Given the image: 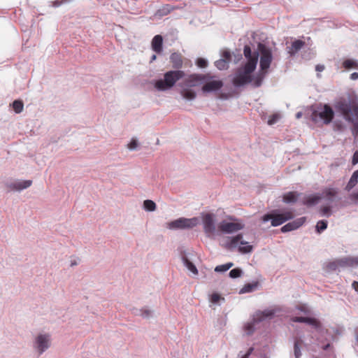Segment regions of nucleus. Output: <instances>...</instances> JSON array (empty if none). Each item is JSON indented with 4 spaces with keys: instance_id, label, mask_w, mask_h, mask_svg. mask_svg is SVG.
Masks as SVG:
<instances>
[{
    "instance_id": "1",
    "label": "nucleus",
    "mask_w": 358,
    "mask_h": 358,
    "mask_svg": "<svg viewBox=\"0 0 358 358\" xmlns=\"http://www.w3.org/2000/svg\"><path fill=\"white\" fill-rule=\"evenodd\" d=\"M336 109L342 113L345 120L353 124L355 130L358 132V102L354 100L339 101Z\"/></svg>"
},
{
    "instance_id": "2",
    "label": "nucleus",
    "mask_w": 358,
    "mask_h": 358,
    "mask_svg": "<svg viewBox=\"0 0 358 358\" xmlns=\"http://www.w3.org/2000/svg\"><path fill=\"white\" fill-rule=\"evenodd\" d=\"M185 76L182 70H171L164 74L163 79H159L155 83V87L159 91H166L172 88L175 84Z\"/></svg>"
},
{
    "instance_id": "3",
    "label": "nucleus",
    "mask_w": 358,
    "mask_h": 358,
    "mask_svg": "<svg viewBox=\"0 0 358 358\" xmlns=\"http://www.w3.org/2000/svg\"><path fill=\"white\" fill-rule=\"evenodd\" d=\"M310 117L315 124H329L334 117V111L329 105L320 103L313 109Z\"/></svg>"
},
{
    "instance_id": "4",
    "label": "nucleus",
    "mask_w": 358,
    "mask_h": 358,
    "mask_svg": "<svg viewBox=\"0 0 358 358\" xmlns=\"http://www.w3.org/2000/svg\"><path fill=\"white\" fill-rule=\"evenodd\" d=\"M256 69V62L251 59L249 62H246L242 67L239 68L233 79V84L236 87H240L252 82L251 73Z\"/></svg>"
},
{
    "instance_id": "5",
    "label": "nucleus",
    "mask_w": 358,
    "mask_h": 358,
    "mask_svg": "<svg viewBox=\"0 0 358 358\" xmlns=\"http://www.w3.org/2000/svg\"><path fill=\"white\" fill-rule=\"evenodd\" d=\"M294 213L292 210H286L281 213H267L262 217L264 222L271 220V225L273 227L280 226L284 222L292 219Z\"/></svg>"
},
{
    "instance_id": "6",
    "label": "nucleus",
    "mask_w": 358,
    "mask_h": 358,
    "mask_svg": "<svg viewBox=\"0 0 358 358\" xmlns=\"http://www.w3.org/2000/svg\"><path fill=\"white\" fill-rule=\"evenodd\" d=\"M199 223L197 217L185 218L181 217L166 224L167 228L169 229H191L196 226Z\"/></svg>"
},
{
    "instance_id": "7",
    "label": "nucleus",
    "mask_w": 358,
    "mask_h": 358,
    "mask_svg": "<svg viewBox=\"0 0 358 358\" xmlns=\"http://www.w3.org/2000/svg\"><path fill=\"white\" fill-rule=\"evenodd\" d=\"M260 52V69L262 71H267L273 60L271 50L262 43H259Z\"/></svg>"
},
{
    "instance_id": "8",
    "label": "nucleus",
    "mask_w": 358,
    "mask_h": 358,
    "mask_svg": "<svg viewBox=\"0 0 358 358\" xmlns=\"http://www.w3.org/2000/svg\"><path fill=\"white\" fill-rule=\"evenodd\" d=\"M203 230L208 236L213 235L215 231L214 215L206 213L202 216Z\"/></svg>"
},
{
    "instance_id": "9",
    "label": "nucleus",
    "mask_w": 358,
    "mask_h": 358,
    "mask_svg": "<svg viewBox=\"0 0 358 358\" xmlns=\"http://www.w3.org/2000/svg\"><path fill=\"white\" fill-rule=\"evenodd\" d=\"M208 74H191L187 78L185 79L183 85L186 87H196L201 82L206 80L209 78Z\"/></svg>"
},
{
    "instance_id": "10",
    "label": "nucleus",
    "mask_w": 358,
    "mask_h": 358,
    "mask_svg": "<svg viewBox=\"0 0 358 358\" xmlns=\"http://www.w3.org/2000/svg\"><path fill=\"white\" fill-rule=\"evenodd\" d=\"M244 224L241 222H222L219 225V229L222 232L231 234L243 229Z\"/></svg>"
},
{
    "instance_id": "11",
    "label": "nucleus",
    "mask_w": 358,
    "mask_h": 358,
    "mask_svg": "<svg viewBox=\"0 0 358 358\" xmlns=\"http://www.w3.org/2000/svg\"><path fill=\"white\" fill-rule=\"evenodd\" d=\"M49 335L41 334L36 338V348L38 349L39 354H42L50 346Z\"/></svg>"
},
{
    "instance_id": "12",
    "label": "nucleus",
    "mask_w": 358,
    "mask_h": 358,
    "mask_svg": "<svg viewBox=\"0 0 358 358\" xmlns=\"http://www.w3.org/2000/svg\"><path fill=\"white\" fill-rule=\"evenodd\" d=\"M171 66L175 70H180L183 66V57L179 52H173L169 57Z\"/></svg>"
},
{
    "instance_id": "13",
    "label": "nucleus",
    "mask_w": 358,
    "mask_h": 358,
    "mask_svg": "<svg viewBox=\"0 0 358 358\" xmlns=\"http://www.w3.org/2000/svg\"><path fill=\"white\" fill-rule=\"evenodd\" d=\"M305 221H306L305 217L298 218V219L294 220L293 222H289V223L286 224L285 225H284L281 228L280 230L283 233L295 230V229H298L299 227H300L301 225H303V223L305 222Z\"/></svg>"
},
{
    "instance_id": "14",
    "label": "nucleus",
    "mask_w": 358,
    "mask_h": 358,
    "mask_svg": "<svg viewBox=\"0 0 358 358\" xmlns=\"http://www.w3.org/2000/svg\"><path fill=\"white\" fill-rule=\"evenodd\" d=\"M223 86L222 80H212L206 83L202 87V91L203 92H210L220 90Z\"/></svg>"
},
{
    "instance_id": "15",
    "label": "nucleus",
    "mask_w": 358,
    "mask_h": 358,
    "mask_svg": "<svg viewBox=\"0 0 358 358\" xmlns=\"http://www.w3.org/2000/svg\"><path fill=\"white\" fill-rule=\"evenodd\" d=\"M338 260L340 267H352L358 265V258L345 257Z\"/></svg>"
},
{
    "instance_id": "16",
    "label": "nucleus",
    "mask_w": 358,
    "mask_h": 358,
    "mask_svg": "<svg viewBox=\"0 0 358 358\" xmlns=\"http://www.w3.org/2000/svg\"><path fill=\"white\" fill-rule=\"evenodd\" d=\"M163 38L161 35H156L152 40V49L156 53H161L162 52Z\"/></svg>"
},
{
    "instance_id": "17",
    "label": "nucleus",
    "mask_w": 358,
    "mask_h": 358,
    "mask_svg": "<svg viewBox=\"0 0 358 358\" xmlns=\"http://www.w3.org/2000/svg\"><path fill=\"white\" fill-rule=\"evenodd\" d=\"M305 45V42L301 40H295L292 43L291 45L288 47V53L291 56H294L296 53H297L303 46Z\"/></svg>"
},
{
    "instance_id": "18",
    "label": "nucleus",
    "mask_w": 358,
    "mask_h": 358,
    "mask_svg": "<svg viewBox=\"0 0 358 358\" xmlns=\"http://www.w3.org/2000/svg\"><path fill=\"white\" fill-rule=\"evenodd\" d=\"M32 184L31 180L16 181L9 185V187L13 190H22L30 187Z\"/></svg>"
},
{
    "instance_id": "19",
    "label": "nucleus",
    "mask_w": 358,
    "mask_h": 358,
    "mask_svg": "<svg viewBox=\"0 0 358 358\" xmlns=\"http://www.w3.org/2000/svg\"><path fill=\"white\" fill-rule=\"evenodd\" d=\"M274 315L273 310H265L264 311L257 312L255 316L254 320L255 322H260L266 318L271 317Z\"/></svg>"
},
{
    "instance_id": "20",
    "label": "nucleus",
    "mask_w": 358,
    "mask_h": 358,
    "mask_svg": "<svg viewBox=\"0 0 358 358\" xmlns=\"http://www.w3.org/2000/svg\"><path fill=\"white\" fill-rule=\"evenodd\" d=\"M243 235L239 234L236 236L231 238L230 241L227 244V248L228 249H231L232 248H235L237 244L240 242L241 245H247L248 243L242 241Z\"/></svg>"
},
{
    "instance_id": "21",
    "label": "nucleus",
    "mask_w": 358,
    "mask_h": 358,
    "mask_svg": "<svg viewBox=\"0 0 358 358\" xmlns=\"http://www.w3.org/2000/svg\"><path fill=\"white\" fill-rule=\"evenodd\" d=\"M299 196V194L296 192H289L283 195L282 200L287 203H295Z\"/></svg>"
},
{
    "instance_id": "22",
    "label": "nucleus",
    "mask_w": 358,
    "mask_h": 358,
    "mask_svg": "<svg viewBox=\"0 0 358 358\" xmlns=\"http://www.w3.org/2000/svg\"><path fill=\"white\" fill-rule=\"evenodd\" d=\"M243 53L245 57L247 58L248 62H249L251 59H254L256 62V64H257L258 60V54L257 52L252 54L251 48L249 45H245L244 47Z\"/></svg>"
},
{
    "instance_id": "23",
    "label": "nucleus",
    "mask_w": 358,
    "mask_h": 358,
    "mask_svg": "<svg viewBox=\"0 0 358 358\" xmlns=\"http://www.w3.org/2000/svg\"><path fill=\"white\" fill-rule=\"evenodd\" d=\"M321 199L318 195H310L305 197L303 200V204L306 206H313L317 203Z\"/></svg>"
},
{
    "instance_id": "24",
    "label": "nucleus",
    "mask_w": 358,
    "mask_h": 358,
    "mask_svg": "<svg viewBox=\"0 0 358 358\" xmlns=\"http://www.w3.org/2000/svg\"><path fill=\"white\" fill-rule=\"evenodd\" d=\"M266 73L267 71H261L259 73L252 78V81H253V85L255 87H259L262 85Z\"/></svg>"
},
{
    "instance_id": "25",
    "label": "nucleus",
    "mask_w": 358,
    "mask_h": 358,
    "mask_svg": "<svg viewBox=\"0 0 358 358\" xmlns=\"http://www.w3.org/2000/svg\"><path fill=\"white\" fill-rule=\"evenodd\" d=\"M338 191L336 188H326L323 190L322 195L329 201H333Z\"/></svg>"
},
{
    "instance_id": "26",
    "label": "nucleus",
    "mask_w": 358,
    "mask_h": 358,
    "mask_svg": "<svg viewBox=\"0 0 358 358\" xmlns=\"http://www.w3.org/2000/svg\"><path fill=\"white\" fill-rule=\"evenodd\" d=\"M357 182H358V170L355 171L352 173V175L346 186V189L348 191L350 190L352 188H353L357 184Z\"/></svg>"
},
{
    "instance_id": "27",
    "label": "nucleus",
    "mask_w": 358,
    "mask_h": 358,
    "mask_svg": "<svg viewBox=\"0 0 358 358\" xmlns=\"http://www.w3.org/2000/svg\"><path fill=\"white\" fill-rule=\"evenodd\" d=\"M343 66L345 69H358V62L355 59H345L343 62Z\"/></svg>"
},
{
    "instance_id": "28",
    "label": "nucleus",
    "mask_w": 358,
    "mask_h": 358,
    "mask_svg": "<svg viewBox=\"0 0 358 358\" xmlns=\"http://www.w3.org/2000/svg\"><path fill=\"white\" fill-rule=\"evenodd\" d=\"M181 95L187 100H192L195 99L196 96V92L189 89H183L181 91Z\"/></svg>"
},
{
    "instance_id": "29",
    "label": "nucleus",
    "mask_w": 358,
    "mask_h": 358,
    "mask_svg": "<svg viewBox=\"0 0 358 358\" xmlns=\"http://www.w3.org/2000/svg\"><path fill=\"white\" fill-rule=\"evenodd\" d=\"M13 108L16 113H20L24 108V103L21 100H15L13 102Z\"/></svg>"
},
{
    "instance_id": "30",
    "label": "nucleus",
    "mask_w": 358,
    "mask_h": 358,
    "mask_svg": "<svg viewBox=\"0 0 358 358\" xmlns=\"http://www.w3.org/2000/svg\"><path fill=\"white\" fill-rule=\"evenodd\" d=\"M143 206L145 210L148 211H154L156 209V204L152 200H145L143 202Z\"/></svg>"
},
{
    "instance_id": "31",
    "label": "nucleus",
    "mask_w": 358,
    "mask_h": 358,
    "mask_svg": "<svg viewBox=\"0 0 358 358\" xmlns=\"http://www.w3.org/2000/svg\"><path fill=\"white\" fill-rule=\"evenodd\" d=\"M301 341L296 340L294 342V352L296 358H299L301 356V352L300 350V345H301Z\"/></svg>"
},
{
    "instance_id": "32",
    "label": "nucleus",
    "mask_w": 358,
    "mask_h": 358,
    "mask_svg": "<svg viewBox=\"0 0 358 358\" xmlns=\"http://www.w3.org/2000/svg\"><path fill=\"white\" fill-rule=\"evenodd\" d=\"M234 265L233 263L229 262L225 264L217 266L215 268V271L216 272H224L229 270Z\"/></svg>"
},
{
    "instance_id": "33",
    "label": "nucleus",
    "mask_w": 358,
    "mask_h": 358,
    "mask_svg": "<svg viewBox=\"0 0 358 358\" xmlns=\"http://www.w3.org/2000/svg\"><path fill=\"white\" fill-rule=\"evenodd\" d=\"M339 267H340V266H339V263H338V259H335V260H334L332 262H329L326 265V268L329 271H336Z\"/></svg>"
},
{
    "instance_id": "34",
    "label": "nucleus",
    "mask_w": 358,
    "mask_h": 358,
    "mask_svg": "<svg viewBox=\"0 0 358 358\" xmlns=\"http://www.w3.org/2000/svg\"><path fill=\"white\" fill-rule=\"evenodd\" d=\"M184 261H185V266L190 271H192L194 274L198 273V270L192 262H191L187 258H185Z\"/></svg>"
},
{
    "instance_id": "35",
    "label": "nucleus",
    "mask_w": 358,
    "mask_h": 358,
    "mask_svg": "<svg viewBox=\"0 0 358 358\" xmlns=\"http://www.w3.org/2000/svg\"><path fill=\"white\" fill-rule=\"evenodd\" d=\"M229 63L224 59H219L215 62V66L220 70L227 69L228 68Z\"/></svg>"
},
{
    "instance_id": "36",
    "label": "nucleus",
    "mask_w": 358,
    "mask_h": 358,
    "mask_svg": "<svg viewBox=\"0 0 358 358\" xmlns=\"http://www.w3.org/2000/svg\"><path fill=\"white\" fill-rule=\"evenodd\" d=\"M327 227V221L320 220L317 222L316 224V230L318 233H321L322 231L326 229Z\"/></svg>"
},
{
    "instance_id": "37",
    "label": "nucleus",
    "mask_w": 358,
    "mask_h": 358,
    "mask_svg": "<svg viewBox=\"0 0 358 358\" xmlns=\"http://www.w3.org/2000/svg\"><path fill=\"white\" fill-rule=\"evenodd\" d=\"M280 118V115L278 113L273 114L268 117V124L272 125L276 123L279 119Z\"/></svg>"
},
{
    "instance_id": "38",
    "label": "nucleus",
    "mask_w": 358,
    "mask_h": 358,
    "mask_svg": "<svg viewBox=\"0 0 358 358\" xmlns=\"http://www.w3.org/2000/svg\"><path fill=\"white\" fill-rule=\"evenodd\" d=\"M305 323H307L310 325H312L315 328H319L320 327V322L315 319V318H311V317H306V322Z\"/></svg>"
},
{
    "instance_id": "39",
    "label": "nucleus",
    "mask_w": 358,
    "mask_h": 358,
    "mask_svg": "<svg viewBox=\"0 0 358 358\" xmlns=\"http://www.w3.org/2000/svg\"><path fill=\"white\" fill-rule=\"evenodd\" d=\"M241 274H242V270L238 268H234V269L231 270L229 272V276L232 278H238L241 275Z\"/></svg>"
},
{
    "instance_id": "40",
    "label": "nucleus",
    "mask_w": 358,
    "mask_h": 358,
    "mask_svg": "<svg viewBox=\"0 0 358 358\" xmlns=\"http://www.w3.org/2000/svg\"><path fill=\"white\" fill-rule=\"evenodd\" d=\"M244 330L248 335H250L254 332V324L252 322H248L244 325Z\"/></svg>"
},
{
    "instance_id": "41",
    "label": "nucleus",
    "mask_w": 358,
    "mask_h": 358,
    "mask_svg": "<svg viewBox=\"0 0 358 358\" xmlns=\"http://www.w3.org/2000/svg\"><path fill=\"white\" fill-rule=\"evenodd\" d=\"M172 10V8L169 5H165L162 9L158 10V13H160V15H165L169 14Z\"/></svg>"
},
{
    "instance_id": "42",
    "label": "nucleus",
    "mask_w": 358,
    "mask_h": 358,
    "mask_svg": "<svg viewBox=\"0 0 358 358\" xmlns=\"http://www.w3.org/2000/svg\"><path fill=\"white\" fill-rule=\"evenodd\" d=\"M224 300L223 297H221V296L217 293H213L210 296V301L213 303H217L220 300Z\"/></svg>"
},
{
    "instance_id": "43",
    "label": "nucleus",
    "mask_w": 358,
    "mask_h": 358,
    "mask_svg": "<svg viewBox=\"0 0 358 358\" xmlns=\"http://www.w3.org/2000/svg\"><path fill=\"white\" fill-rule=\"evenodd\" d=\"M252 250V246L247 245L245 246H241L238 248V251L242 253H248Z\"/></svg>"
},
{
    "instance_id": "44",
    "label": "nucleus",
    "mask_w": 358,
    "mask_h": 358,
    "mask_svg": "<svg viewBox=\"0 0 358 358\" xmlns=\"http://www.w3.org/2000/svg\"><path fill=\"white\" fill-rule=\"evenodd\" d=\"M221 59H224L227 62L229 63L231 59V53L227 50H224L222 54Z\"/></svg>"
},
{
    "instance_id": "45",
    "label": "nucleus",
    "mask_w": 358,
    "mask_h": 358,
    "mask_svg": "<svg viewBox=\"0 0 358 358\" xmlns=\"http://www.w3.org/2000/svg\"><path fill=\"white\" fill-rule=\"evenodd\" d=\"M196 65L200 68H206L207 66V61L203 58H199L196 62Z\"/></svg>"
},
{
    "instance_id": "46",
    "label": "nucleus",
    "mask_w": 358,
    "mask_h": 358,
    "mask_svg": "<svg viewBox=\"0 0 358 358\" xmlns=\"http://www.w3.org/2000/svg\"><path fill=\"white\" fill-rule=\"evenodd\" d=\"M306 317H294L292 320L294 322H306Z\"/></svg>"
},
{
    "instance_id": "47",
    "label": "nucleus",
    "mask_w": 358,
    "mask_h": 358,
    "mask_svg": "<svg viewBox=\"0 0 358 358\" xmlns=\"http://www.w3.org/2000/svg\"><path fill=\"white\" fill-rule=\"evenodd\" d=\"M138 145L137 141L133 139L128 145V148L131 150L135 149Z\"/></svg>"
},
{
    "instance_id": "48",
    "label": "nucleus",
    "mask_w": 358,
    "mask_h": 358,
    "mask_svg": "<svg viewBox=\"0 0 358 358\" xmlns=\"http://www.w3.org/2000/svg\"><path fill=\"white\" fill-rule=\"evenodd\" d=\"M352 163L353 165H355L358 163V150L355 152L352 157Z\"/></svg>"
},
{
    "instance_id": "49",
    "label": "nucleus",
    "mask_w": 358,
    "mask_h": 358,
    "mask_svg": "<svg viewBox=\"0 0 358 358\" xmlns=\"http://www.w3.org/2000/svg\"><path fill=\"white\" fill-rule=\"evenodd\" d=\"M321 212L323 215H329L330 213L329 206H324L321 208Z\"/></svg>"
},
{
    "instance_id": "50",
    "label": "nucleus",
    "mask_w": 358,
    "mask_h": 358,
    "mask_svg": "<svg viewBox=\"0 0 358 358\" xmlns=\"http://www.w3.org/2000/svg\"><path fill=\"white\" fill-rule=\"evenodd\" d=\"M325 67L323 64H317L315 66V70L318 72H322L324 70Z\"/></svg>"
},
{
    "instance_id": "51",
    "label": "nucleus",
    "mask_w": 358,
    "mask_h": 358,
    "mask_svg": "<svg viewBox=\"0 0 358 358\" xmlns=\"http://www.w3.org/2000/svg\"><path fill=\"white\" fill-rule=\"evenodd\" d=\"M351 80H355L358 79V73L354 72L350 75Z\"/></svg>"
},
{
    "instance_id": "52",
    "label": "nucleus",
    "mask_w": 358,
    "mask_h": 358,
    "mask_svg": "<svg viewBox=\"0 0 358 358\" xmlns=\"http://www.w3.org/2000/svg\"><path fill=\"white\" fill-rule=\"evenodd\" d=\"M352 287H353V289L358 292V282L357 281H354L352 284Z\"/></svg>"
},
{
    "instance_id": "53",
    "label": "nucleus",
    "mask_w": 358,
    "mask_h": 358,
    "mask_svg": "<svg viewBox=\"0 0 358 358\" xmlns=\"http://www.w3.org/2000/svg\"><path fill=\"white\" fill-rule=\"evenodd\" d=\"M253 350H254V348H252V347H251V348H250L248 350V351H247V352L245 353V355H246L247 356H249V357H250V356L251 355V354L252 353Z\"/></svg>"
},
{
    "instance_id": "54",
    "label": "nucleus",
    "mask_w": 358,
    "mask_h": 358,
    "mask_svg": "<svg viewBox=\"0 0 358 358\" xmlns=\"http://www.w3.org/2000/svg\"><path fill=\"white\" fill-rule=\"evenodd\" d=\"M352 197L355 199V200H358V192L357 193H355L352 195Z\"/></svg>"
},
{
    "instance_id": "55",
    "label": "nucleus",
    "mask_w": 358,
    "mask_h": 358,
    "mask_svg": "<svg viewBox=\"0 0 358 358\" xmlns=\"http://www.w3.org/2000/svg\"><path fill=\"white\" fill-rule=\"evenodd\" d=\"M245 291H250L251 290V285H248V286H245Z\"/></svg>"
},
{
    "instance_id": "56",
    "label": "nucleus",
    "mask_w": 358,
    "mask_h": 358,
    "mask_svg": "<svg viewBox=\"0 0 358 358\" xmlns=\"http://www.w3.org/2000/svg\"><path fill=\"white\" fill-rule=\"evenodd\" d=\"M329 346H330V345H329V344H327V345H326L325 346H324V347H323V349H324V350H327V349L329 348Z\"/></svg>"
},
{
    "instance_id": "57",
    "label": "nucleus",
    "mask_w": 358,
    "mask_h": 358,
    "mask_svg": "<svg viewBox=\"0 0 358 358\" xmlns=\"http://www.w3.org/2000/svg\"><path fill=\"white\" fill-rule=\"evenodd\" d=\"M156 58H157L156 55H152V58H151V62H152V61L155 60V59H156Z\"/></svg>"
},
{
    "instance_id": "58",
    "label": "nucleus",
    "mask_w": 358,
    "mask_h": 358,
    "mask_svg": "<svg viewBox=\"0 0 358 358\" xmlns=\"http://www.w3.org/2000/svg\"><path fill=\"white\" fill-rule=\"evenodd\" d=\"M241 358H249V356H247L246 355H244Z\"/></svg>"
},
{
    "instance_id": "59",
    "label": "nucleus",
    "mask_w": 358,
    "mask_h": 358,
    "mask_svg": "<svg viewBox=\"0 0 358 358\" xmlns=\"http://www.w3.org/2000/svg\"><path fill=\"white\" fill-rule=\"evenodd\" d=\"M145 313H146V316H148L150 315V311H146Z\"/></svg>"
},
{
    "instance_id": "60",
    "label": "nucleus",
    "mask_w": 358,
    "mask_h": 358,
    "mask_svg": "<svg viewBox=\"0 0 358 358\" xmlns=\"http://www.w3.org/2000/svg\"><path fill=\"white\" fill-rule=\"evenodd\" d=\"M296 116H297V117H299L301 116V114H300V113H298V114L296 115Z\"/></svg>"
},
{
    "instance_id": "61",
    "label": "nucleus",
    "mask_w": 358,
    "mask_h": 358,
    "mask_svg": "<svg viewBox=\"0 0 358 358\" xmlns=\"http://www.w3.org/2000/svg\"><path fill=\"white\" fill-rule=\"evenodd\" d=\"M314 358H318V357H314Z\"/></svg>"
}]
</instances>
